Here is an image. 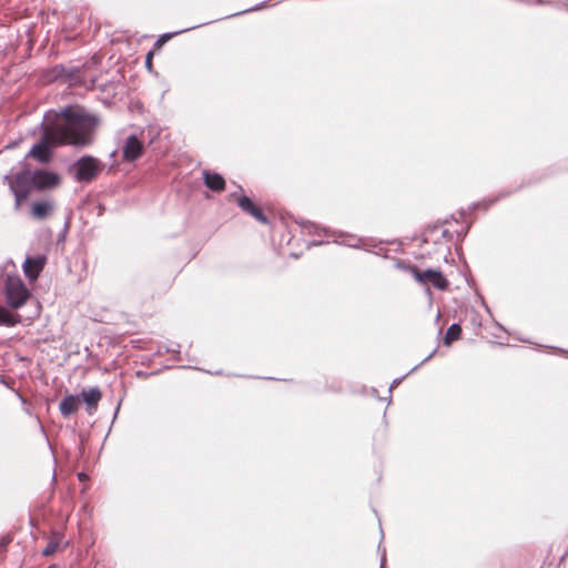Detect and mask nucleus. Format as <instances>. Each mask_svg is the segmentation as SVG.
Masks as SVG:
<instances>
[{"label":"nucleus","mask_w":568,"mask_h":568,"mask_svg":"<svg viewBox=\"0 0 568 568\" xmlns=\"http://www.w3.org/2000/svg\"><path fill=\"white\" fill-rule=\"evenodd\" d=\"M466 233L464 224L458 221H445L442 224L434 225L425 234V242L438 243L444 240L452 243L455 239L460 240Z\"/></svg>","instance_id":"423d86ee"},{"label":"nucleus","mask_w":568,"mask_h":568,"mask_svg":"<svg viewBox=\"0 0 568 568\" xmlns=\"http://www.w3.org/2000/svg\"><path fill=\"white\" fill-rule=\"evenodd\" d=\"M172 34L171 33H165V34H162L153 44V50L154 51H160L161 48L163 47V44L169 40L171 39Z\"/></svg>","instance_id":"aec40b11"},{"label":"nucleus","mask_w":568,"mask_h":568,"mask_svg":"<svg viewBox=\"0 0 568 568\" xmlns=\"http://www.w3.org/2000/svg\"><path fill=\"white\" fill-rule=\"evenodd\" d=\"M237 205L240 209L254 217L256 221L263 224L268 223L267 216L263 213V211L255 204L248 196H241L237 199Z\"/></svg>","instance_id":"9b49d317"},{"label":"nucleus","mask_w":568,"mask_h":568,"mask_svg":"<svg viewBox=\"0 0 568 568\" xmlns=\"http://www.w3.org/2000/svg\"><path fill=\"white\" fill-rule=\"evenodd\" d=\"M48 568H57V567L54 565H52V566H49Z\"/></svg>","instance_id":"5701e85b"},{"label":"nucleus","mask_w":568,"mask_h":568,"mask_svg":"<svg viewBox=\"0 0 568 568\" xmlns=\"http://www.w3.org/2000/svg\"><path fill=\"white\" fill-rule=\"evenodd\" d=\"M50 80H64L71 85L83 87L88 90L95 88L97 77L90 71V64H84L82 69L67 70L63 65H55L49 71Z\"/></svg>","instance_id":"f03ea898"},{"label":"nucleus","mask_w":568,"mask_h":568,"mask_svg":"<svg viewBox=\"0 0 568 568\" xmlns=\"http://www.w3.org/2000/svg\"><path fill=\"white\" fill-rule=\"evenodd\" d=\"M4 181L14 196V210L19 211L33 190L31 172L23 170L16 174H7Z\"/></svg>","instance_id":"39448f33"},{"label":"nucleus","mask_w":568,"mask_h":568,"mask_svg":"<svg viewBox=\"0 0 568 568\" xmlns=\"http://www.w3.org/2000/svg\"><path fill=\"white\" fill-rule=\"evenodd\" d=\"M53 211V203L51 201L36 202L31 206V215L36 220L47 219Z\"/></svg>","instance_id":"dca6fc26"},{"label":"nucleus","mask_w":568,"mask_h":568,"mask_svg":"<svg viewBox=\"0 0 568 568\" xmlns=\"http://www.w3.org/2000/svg\"><path fill=\"white\" fill-rule=\"evenodd\" d=\"M203 180L205 186L212 190L213 192H222L225 189V180L219 173L204 170Z\"/></svg>","instance_id":"4468645a"},{"label":"nucleus","mask_w":568,"mask_h":568,"mask_svg":"<svg viewBox=\"0 0 568 568\" xmlns=\"http://www.w3.org/2000/svg\"><path fill=\"white\" fill-rule=\"evenodd\" d=\"M61 542V535L60 534H52L47 546L42 550L43 556H51L55 554Z\"/></svg>","instance_id":"6ab92c4d"},{"label":"nucleus","mask_w":568,"mask_h":568,"mask_svg":"<svg viewBox=\"0 0 568 568\" xmlns=\"http://www.w3.org/2000/svg\"><path fill=\"white\" fill-rule=\"evenodd\" d=\"M144 151V143L135 135H129L122 146V159L125 162L138 160Z\"/></svg>","instance_id":"1a4fd4ad"},{"label":"nucleus","mask_w":568,"mask_h":568,"mask_svg":"<svg viewBox=\"0 0 568 568\" xmlns=\"http://www.w3.org/2000/svg\"><path fill=\"white\" fill-rule=\"evenodd\" d=\"M33 189L50 190L59 185L60 178L57 173L43 170L31 172Z\"/></svg>","instance_id":"9d476101"},{"label":"nucleus","mask_w":568,"mask_h":568,"mask_svg":"<svg viewBox=\"0 0 568 568\" xmlns=\"http://www.w3.org/2000/svg\"><path fill=\"white\" fill-rule=\"evenodd\" d=\"M156 51H154L153 49L150 50L145 57V65L148 68V70H151L152 69V59H153V55Z\"/></svg>","instance_id":"412c9836"},{"label":"nucleus","mask_w":568,"mask_h":568,"mask_svg":"<svg viewBox=\"0 0 568 568\" xmlns=\"http://www.w3.org/2000/svg\"><path fill=\"white\" fill-rule=\"evenodd\" d=\"M103 169L104 164L99 159L83 155L70 166V173L77 182L88 184L94 181Z\"/></svg>","instance_id":"20e7f679"},{"label":"nucleus","mask_w":568,"mask_h":568,"mask_svg":"<svg viewBox=\"0 0 568 568\" xmlns=\"http://www.w3.org/2000/svg\"><path fill=\"white\" fill-rule=\"evenodd\" d=\"M84 477H85V474H83V473H80V474H79V479H80V480H82Z\"/></svg>","instance_id":"4be33fe9"},{"label":"nucleus","mask_w":568,"mask_h":568,"mask_svg":"<svg viewBox=\"0 0 568 568\" xmlns=\"http://www.w3.org/2000/svg\"><path fill=\"white\" fill-rule=\"evenodd\" d=\"M2 293L7 305L13 310L21 308L31 297L30 290L17 274L6 276Z\"/></svg>","instance_id":"7ed1b4c3"},{"label":"nucleus","mask_w":568,"mask_h":568,"mask_svg":"<svg viewBox=\"0 0 568 568\" xmlns=\"http://www.w3.org/2000/svg\"><path fill=\"white\" fill-rule=\"evenodd\" d=\"M462 335V327L459 324L454 323L448 328L444 336V344L449 346L455 341H458Z\"/></svg>","instance_id":"a211bd4d"},{"label":"nucleus","mask_w":568,"mask_h":568,"mask_svg":"<svg viewBox=\"0 0 568 568\" xmlns=\"http://www.w3.org/2000/svg\"><path fill=\"white\" fill-rule=\"evenodd\" d=\"M42 128L43 134L41 140L31 148L28 155L37 159L40 163H47L51 158L50 149L62 144L58 142V139L44 122Z\"/></svg>","instance_id":"0eeeda50"},{"label":"nucleus","mask_w":568,"mask_h":568,"mask_svg":"<svg viewBox=\"0 0 568 568\" xmlns=\"http://www.w3.org/2000/svg\"><path fill=\"white\" fill-rule=\"evenodd\" d=\"M80 399L75 395H67L59 404L60 413L68 417L79 409Z\"/></svg>","instance_id":"2eb2a0df"},{"label":"nucleus","mask_w":568,"mask_h":568,"mask_svg":"<svg viewBox=\"0 0 568 568\" xmlns=\"http://www.w3.org/2000/svg\"><path fill=\"white\" fill-rule=\"evenodd\" d=\"M20 323V316L8 311L4 306L0 305V325L14 326Z\"/></svg>","instance_id":"f3484780"},{"label":"nucleus","mask_w":568,"mask_h":568,"mask_svg":"<svg viewBox=\"0 0 568 568\" xmlns=\"http://www.w3.org/2000/svg\"><path fill=\"white\" fill-rule=\"evenodd\" d=\"M81 396L87 405L88 413L92 414L98 408L99 402L102 398V393L98 386H94L89 389H82Z\"/></svg>","instance_id":"f8f14e48"},{"label":"nucleus","mask_w":568,"mask_h":568,"mask_svg":"<svg viewBox=\"0 0 568 568\" xmlns=\"http://www.w3.org/2000/svg\"><path fill=\"white\" fill-rule=\"evenodd\" d=\"M44 265V260L42 257H27L23 263V272L24 275L29 280H36L40 275Z\"/></svg>","instance_id":"ddd939ff"},{"label":"nucleus","mask_w":568,"mask_h":568,"mask_svg":"<svg viewBox=\"0 0 568 568\" xmlns=\"http://www.w3.org/2000/svg\"><path fill=\"white\" fill-rule=\"evenodd\" d=\"M414 278L422 284H432L435 288L445 291L449 286L448 280L443 275L442 272L436 270L420 271L417 267L412 268Z\"/></svg>","instance_id":"6e6552de"},{"label":"nucleus","mask_w":568,"mask_h":568,"mask_svg":"<svg viewBox=\"0 0 568 568\" xmlns=\"http://www.w3.org/2000/svg\"><path fill=\"white\" fill-rule=\"evenodd\" d=\"M44 123L61 144L84 146L92 143L98 119L79 106L69 105L60 112H48Z\"/></svg>","instance_id":"f257e3e1"}]
</instances>
